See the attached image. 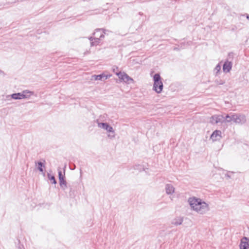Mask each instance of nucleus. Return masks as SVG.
<instances>
[{
    "label": "nucleus",
    "instance_id": "nucleus-1",
    "mask_svg": "<svg viewBox=\"0 0 249 249\" xmlns=\"http://www.w3.org/2000/svg\"><path fill=\"white\" fill-rule=\"evenodd\" d=\"M188 202L192 209L199 214H203L209 210V205L200 198L190 197Z\"/></svg>",
    "mask_w": 249,
    "mask_h": 249
},
{
    "label": "nucleus",
    "instance_id": "nucleus-2",
    "mask_svg": "<svg viewBox=\"0 0 249 249\" xmlns=\"http://www.w3.org/2000/svg\"><path fill=\"white\" fill-rule=\"evenodd\" d=\"M154 84L153 89L158 93H160L163 89V83L159 73H156L153 76Z\"/></svg>",
    "mask_w": 249,
    "mask_h": 249
},
{
    "label": "nucleus",
    "instance_id": "nucleus-3",
    "mask_svg": "<svg viewBox=\"0 0 249 249\" xmlns=\"http://www.w3.org/2000/svg\"><path fill=\"white\" fill-rule=\"evenodd\" d=\"M34 92L28 90H25L20 93H13L10 95H7L6 99L10 100V98L15 100L22 99L24 98H28L31 95H33Z\"/></svg>",
    "mask_w": 249,
    "mask_h": 249
},
{
    "label": "nucleus",
    "instance_id": "nucleus-4",
    "mask_svg": "<svg viewBox=\"0 0 249 249\" xmlns=\"http://www.w3.org/2000/svg\"><path fill=\"white\" fill-rule=\"evenodd\" d=\"M58 178L59 180V184L60 187L63 190H65L68 187L67 183L65 179V173L64 175H62V172L61 170L58 171ZM76 184L75 182H73L71 185L69 184L68 187L70 188V192H74V190L73 189L72 187Z\"/></svg>",
    "mask_w": 249,
    "mask_h": 249
},
{
    "label": "nucleus",
    "instance_id": "nucleus-5",
    "mask_svg": "<svg viewBox=\"0 0 249 249\" xmlns=\"http://www.w3.org/2000/svg\"><path fill=\"white\" fill-rule=\"evenodd\" d=\"M247 122V118L245 115L242 114L234 113L233 122L238 124H244Z\"/></svg>",
    "mask_w": 249,
    "mask_h": 249
},
{
    "label": "nucleus",
    "instance_id": "nucleus-6",
    "mask_svg": "<svg viewBox=\"0 0 249 249\" xmlns=\"http://www.w3.org/2000/svg\"><path fill=\"white\" fill-rule=\"evenodd\" d=\"M116 75H118L119 79L124 82L130 83L133 81V79L128 76L126 73L124 72H116Z\"/></svg>",
    "mask_w": 249,
    "mask_h": 249
},
{
    "label": "nucleus",
    "instance_id": "nucleus-7",
    "mask_svg": "<svg viewBox=\"0 0 249 249\" xmlns=\"http://www.w3.org/2000/svg\"><path fill=\"white\" fill-rule=\"evenodd\" d=\"M96 122L98 124V126L99 128H103L106 130H107L108 132H111V133H114V131L113 130V128L112 126L109 125L107 123H100L99 122L98 120H96Z\"/></svg>",
    "mask_w": 249,
    "mask_h": 249
},
{
    "label": "nucleus",
    "instance_id": "nucleus-8",
    "mask_svg": "<svg viewBox=\"0 0 249 249\" xmlns=\"http://www.w3.org/2000/svg\"><path fill=\"white\" fill-rule=\"evenodd\" d=\"M224 122V117L223 115H215L211 117L210 122L213 124Z\"/></svg>",
    "mask_w": 249,
    "mask_h": 249
},
{
    "label": "nucleus",
    "instance_id": "nucleus-9",
    "mask_svg": "<svg viewBox=\"0 0 249 249\" xmlns=\"http://www.w3.org/2000/svg\"><path fill=\"white\" fill-rule=\"evenodd\" d=\"M240 249H249V239L248 238L244 237L241 239Z\"/></svg>",
    "mask_w": 249,
    "mask_h": 249
},
{
    "label": "nucleus",
    "instance_id": "nucleus-10",
    "mask_svg": "<svg viewBox=\"0 0 249 249\" xmlns=\"http://www.w3.org/2000/svg\"><path fill=\"white\" fill-rule=\"evenodd\" d=\"M221 138V131L220 130H216L213 132L211 136V139L213 141H215L219 140Z\"/></svg>",
    "mask_w": 249,
    "mask_h": 249
},
{
    "label": "nucleus",
    "instance_id": "nucleus-11",
    "mask_svg": "<svg viewBox=\"0 0 249 249\" xmlns=\"http://www.w3.org/2000/svg\"><path fill=\"white\" fill-rule=\"evenodd\" d=\"M232 68V63L229 60H226L223 65V70L225 72H229Z\"/></svg>",
    "mask_w": 249,
    "mask_h": 249
},
{
    "label": "nucleus",
    "instance_id": "nucleus-12",
    "mask_svg": "<svg viewBox=\"0 0 249 249\" xmlns=\"http://www.w3.org/2000/svg\"><path fill=\"white\" fill-rule=\"evenodd\" d=\"M165 191L168 195H172L175 192V188L171 184H167L165 185Z\"/></svg>",
    "mask_w": 249,
    "mask_h": 249
},
{
    "label": "nucleus",
    "instance_id": "nucleus-13",
    "mask_svg": "<svg viewBox=\"0 0 249 249\" xmlns=\"http://www.w3.org/2000/svg\"><path fill=\"white\" fill-rule=\"evenodd\" d=\"M110 77V75H105L104 73L99 75H94L92 76V79L95 80H101L103 78H105V80L107 79L108 77Z\"/></svg>",
    "mask_w": 249,
    "mask_h": 249
},
{
    "label": "nucleus",
    "instance_id": "nucleus-14",
    "mask_svg": "<svg viewBox=\"0 0 249 249\" xmlns=\"http://www.w3.org/2000/svg\"><path fill=\"white\" fill-rule=\"evenodd\" d=\"M104 36V35L102 34L100 35L99 37H95L94 41L90 43L91 46H96L99 44L101 40H102V39L103 38Z\"/></svg>",
    "mask_w": 249,
    "mask_h": 249
},
{
    "label": "nucleus",
    "instance_id": "nucleus-15",
    "mask_svg": "<svg viewBox=\"0 0 249 249\" xmlns=\"http://www.w3.org/2000/svg\"><path fill=\"white\" fill-rule=\"evenodd\" d=\"M234 116V113H231L226 115L224 117V121L227 123H230L231 121L233 122V117Z\"/></svg>",
    "mask_w": 249,
    "mask_h": 249
},
{
    "label": "nucleus",
    "instance_id": "nucleus-16",
    "mask_svg": "<svg viewBox=\"0 0 249 249\" xmlns=\"http://www.w3.org/2000/svg\"><path fill=\"white\" fill-rule=\"evenodd\" d=\"M36 165H37V169L41 172H43L44 171L43 168H45V164L44 162L41 161H36L35 162Z\"/></svg>",
    "mask_w": 249,
    "mask_h": 249
},
{
    "label": "nucleus",
    "instance_id": "nucleus-17",
    "mask_svg": "<svg viewBox=\"0 0 249 249\" xmlns=\"http://www.w3.org/2000/svg\"><path fill=\"white\" fill-rule=\"evenodd\" d=\"M183 222V218L181 217H177L175 218L173 221L172 223L175 225L178 226L182 224Z\"/></svg>",
    "mask_w": 249,
    "mask_h": 249
},
{
    "label": "nucleus",
    "instance_id": "nucleus-18",
    "mask_svg": "<svg viewBox=\"0 0 249 249\" xmlns=\"http://www.w3.org/2000/svg\"><path fill=\"white\" fill-rule=\"evenodd\" d=\"M103 30V29H97L95 30V32L93 33V35H94L95 37H99V36L101 34H105L104 32H102Z\"/></svg>",
    "mask_w": 249,
    "mask_h": 249
},
{
    "label": "nucleus",
    "instance_id": "nucleus-19",
    "mask_svg": "<svg viewBox=\"0 0 249 249\" xmlns=\"http://www.w3.org/2000/svg\"><path fill=\"white\" fill-rule=\"evenodd\" d=\"M48 178L50 180L53 181V184H56L57 182L55 179V177L54 176H52L50 174L48 173L47 174Z\"/></svg>",
    "mask_w": 249,
    "mask_h": 249
},
{
    "label": "nucleus",
    "instance_id": "nucleus-20",
    "mask_svg": "<svg viewBox=\"0 0 249 249\" xmlns=\"http://www.w3.org/2000/svg\"><path fill=\"white\" fill-rule=\"evenodd\" d=\"M215 83L217 85H223L225 83V82L221 80H215Z\"/></svg>",
    "mask_w": 249,
    "mask_h": 249
},
{
    "label": "nucleus",
    "instance_id": "nucleus-21",
    "mask_svg": "<svg viewBox=\"0 0 249 249\" xmlns=\"http://www.w3.org/2000/svg\"><path fill=\"white\" fill-rule=\"evenodd\" d=\"M221 70V66L219 64L217 65V66L215 68V71H216V72H218Z\"/></svg>",
    "mask_w": 249,
    "mask_h": 249
},
{
    "label": "nucleus",
    "instance_id": "nucleus-22",
    "mask_svg": "<svg viewBox=\"0 0 249 249\" xmlns=\"http://www.w3.org/2000/svg\"><path fill=\"white\" fill-rule=\"evenodd\" d=\"M94 38H95V37H92V36H90L89 38V40L91 41V42L92 41H93L94 40Z\"/></svg>",
    "mask_w": 249,
    "mask_h": 249
},
{
    "label": "nucleus",
    "instance_id": "nucleus-23",
    "mask_svg": "<svg viewBox=\"0 0 249 249\" xmlns=\"http://www.w3.org/2000/svg\"><path fill=\"white\" fill-rule=\"evenodd\" d=\"M116 71H118V68L117 67L113 68V72H114L116 73V72H118Z\"/></svg>",
    "mask_w": 249,
    "mask_h": 249
},
{
    "label": "nucleus",
    "instance_id": "nucleus-24",
    "mask_svg": "<svg viewBox=\"0 0 249 249\" xmlns=\"http://www.w3.org/2000/svg\"><path fill=\"white\" fill-rule=\"evenodd\" d=\"M226 176L229 178H231V176L228 174L226 175Z\"/></svg>",
    "mask_w": 249,
    "mask_h": 249
},
{
    "label": "nucleus",
    "instance_id": "nucleus-25",
    "mask_svg": "<svg viewBox=\"0 0 249 249\" xmlns=\"http://www.w3.org/2000/svg\"><path fill=\"white\" fill-rule=\"evenodd\" d=\"M246 18H247L248 19H249V15L247 14V15H246Z\"/></svg>",
    "mask_w": 249,
    "mask_h": 249
},
{
    "label": "nucleus",
    "instance_id": "nucleus-26",
    "mask_svg": "<svg viewBox=\"0 0 249 249\" xmlns=\"http://www.w3.org/2000/svg\"><path fill=\"white\" fill-rule=\"evenodd\" d=\"M108 137H110V138H112L114 137V136H111L110 135H108Z\"/></svg>",
    "mask_w": 249,
    "mask_h": 249
},
{
    "label": "nucleus",
    "instance_id": "nucleus-27",
    "mask_svg": "<svg viewBox=\"0 0 249 249\" xmlns=\"http://www.w3.org/2000/svg\"><path fill=\"white\" fill-rule=\"evenodd\" d=\"M231 55L233 56V53H230L229 54V56H230Z\"/></svg>",
    "mask_w": 249,
    "mask_h": 249
}]
</instances>
